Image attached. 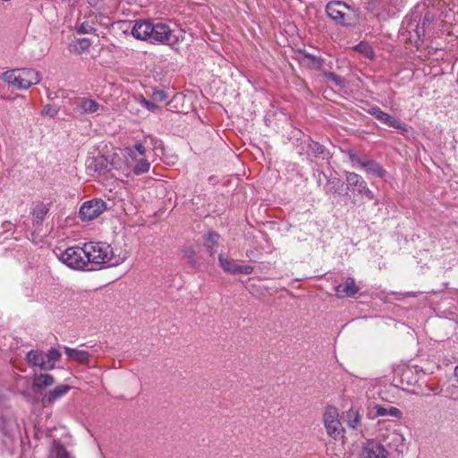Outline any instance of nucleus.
Here are the masks:
<instances>
[{
	"instance_id": "1",
	"label": "nucleus",
	"mask_w": 458,
	"mask_h": 458,
	"mask_svg": "<svg viewBox=\"0 0 458 458\" xmlns=\"http://www.w3.org/2000/svg\"><path fill=\"white\" fill-rule=\"evenodd\" d=\"M131 35L140 40L150 43L167 44L174 47L178 38L173 35L172 30L163 22H154L150 20L135 21L131 28Z\"/></svg>"
},
{
	"instance_id": "2",
	"label": "nucleus",
	"mask_w": 458,
	"mask_h": 458,
	"mask_svg": "<svg viewBox=\"0 0 458 458\" xmlns=\"http://www.w3.org/2000/svg\"><path fill=\"white\" fill-rule=\"evenodd\" d=\"M88 254L87 262L89 269L93 271L102 268L104 266L114 267L120 264L123 258L114 253L110 244L104 242H85Z\"/></svg>"
},
{
	"instance_id": "3",
	"label": "nucleus",
	"mask_w": 458,
	"mask_h": 458,
	"mask_svg": "<svg viewBox=\"0 0 458 458\" xmlns=\"http://www.w3.org/2000/svg\"><path fill=\"white\" fill-rule=\"evenodd\" d=\"M0 79L17 89H27L40 82V73L35 69H13L2 73Z\"/></svg>"
},
{
	"instance_id": "4",
	"label": "nucleus",
	"mask_w": 458,
	"mask_h": 458,
	"mask_svg": "<svg viewBox=\"0 0 458 458\" xmlns=\"http://www.w3.org/2000/svg\"><path fill=\"white\" fill-rule=\"evenodd\" d=\"M54 254L58 260L73 270L88 271V269H89L87 262L88 256H86V254H88V252L85 243L82 246H72L65 250L56 248L54 250Z\"/></svg>"
},
{
	"instance_id": "5",
	"label": "nucleus",
	"mask_w": 458,
	"mask_h": 458,
	"mask_svg": "<svg viewBox=\"0 0 458 458\" xmlns=\"http://www.w3.org/2000/svg\"><path fill=\"white\" fill-rule=\"evenodd\" d=\"M61 356V352L56 348H50L47 352L31 350L27 353L26 360L31 367H38L42 370H52Z\"/></svg>"
},
{
	"instance_id": "6",
	"label": "nucleus",
	"mask_w": 458,
	"mask_h": 458,
	"mask_svg": "<svg viewBox=\"0 0 458 458\" xmlns=\"http://www.w3.org/2000/svg\"><path fill=\"white\" fill-rule=\"evenodd\" d=\"M323 424L327 434L334 440L344 437V428L339 419V412L335 407L328 406L323 414Z\"/></svg>"
},
{
	"instance_id": "7",
	"label": "nucleus",
	"mask_w": 458,
	"mask_h": 458,
	"mask_svg": "<svg viewBox=\"0 0 458 458\" xmlns=\"http://www.w3.org/2000/svg\"><path fill=\"white\" fill-rule=\"evenodd\" d=\"M385 450L389 454V458H399L405 449V438L397 430L387 431L381 435Z\"/></svg>"
},
{
	"instance_id": "8",
	"label": "nucleus",
	"mask_w": 458,
	"mask_h": 458,
	"mask_svg": "<svg viewBox=\"0 0 458 458\" xmlns=\"http://www.w3.org/2000/svg\"><path fill=\"white\" fill-rule=\"evenodd\" d=\"M350 160L353 167L358 165L369 174L378 178H384L386 175V169L379 163L368 156H359L355 153H351Z\"/></svg>"
},
{
	"instance_id": "9",
	"label": "nucleus",
	"mask_w": 458,
	"mask_h": 458,
	"mask_svg": "<svg viewBox=\"0 0 458 458\" xmlns=\"http://www.w3.org/2000/svg\"><path fill=\"white\" fill-rule=\"evenodd\" d=\"M345 180L348 188L358 195L365 197L369 200L375 199V194L369 189L363 177L354 172H345Z\"/></svg>"
},
{
	"instance_id": "10",
	"label": "nucleus",
	"mask_w": 458,
	"mask_h": 458,
	"mask_svg": "<svg viewBox=\"0 0 458 458\" xmlns=\"http://www.w3.org/2000/svg\"><path fill=\"white\" fill-rule=\"evenodd\" d=\"M106 209V202L101 199L85 201L80 208V216L83 221H91L98 217Z\"/></svg>"
},
{
	"instance_id": "11",
	"label": "nucleus",
	"mask_w": 458,
	"mask_h": 458,
	"mask_svg": "<svg viewBox=\"0 0 458 458\" xmlns=\"http://www.w3.org/2000/svg\"><path fill=\"white\" fill-rule=\"evenodd\" d=\"M300 154H306L310 158H328L329 152L319 142L314 141L310 137L304 139L299 146Z\"/></svg>"
},
{
	"instance_id": "12",
	"label": "nucleus",
	"mask_w": 458,
	"mask_h": 458,
	"mask_svg": "<svg viewBox=\"0 0 458 458\" xmlns=\"http://www.w3.org/2000/svg\"><path fill=\"white\" fill-rule=\"evenodd\" d=\"M349 9L350 6L348 4L339 1L329 2L326 6L327 15L337 24L342 26H347L350 24V19L346 13V10Z\"/></svg>"
},
{
	"instance_id": "13",
	"label": "nucleus",
	"mask_w": 458,
	"mask_h": 458,
	"mask_svg": "<svg viewBox=\"0 0 458 458\" xmlns=\"http://www.w3.org/2000/svg\"><path fill=\"white\" fill-rule=\"evenodd\" d=\"M367 112L369 114L374 116L377 120L383 123H386L394 129L407 131V125L404 123L384 112L378 106H371L368 109Z\"/></svg>"
},
{
	"instance_id": "14",
	"label": "nucleus",
	"mask_w": 458,
	"mask_h": 458,
	"mask_svg": "<svg viewBox=\"0 0 458 458\" xmlns=\"http://www.w3.org/2000/svg\"><path fill=\"white\" fill-rule=\"evenodd\" d=\"M388 455L381 442L376 440H367L360 453V458H389Z\"/></svg>"
},
{
	"instance_id": "15",
	"label": "nucleus",
	"mask_w": 458,
	"mask_h": 458,
	"mask_svg": "<svg viewBox=\"0 0 458 458\" xmlns=\"http://www.w3.org/2000/svg\"><path fill=\"white\" fill-rule=\"evenodd\" d=\"M71 386L65 384L56 386L53 390L46 393L41 398V403L44 407H47L56 401L64 397L70 390Z\"/></svg>"
},
{
	"instance_id": "16",
	"label": "nucleus",
	"mask_w": 458,
	"mask_h": 458,
	"mask_svg": "<svg viewBox=\"0 0 458 458\" xmlns=\"http://www.w3.org/2000/svg\"><path fill=\"white\" fill-rule=\"evenodd\" d=\"M87 170L90 174H101L109 170V163L104 156L90 157L86 163Z\"/></svg>"
},
{
	"instance_id": "17",
	"label": "nucleus",
	"mask_w": 458,
	"mask_h": 458,
	"mask_svg": "<svg viewBox=\"0 0 458 458\" xmlns=\"http://www.w3.org/2000/svg\"><path fill=\"white\" fill-rule=\"evenodd\" d=\"M335 295L338 298L353 297L359 291L360 287L356 284L353 277H347L343 284L335 286Z\"/></svg>"
},
{
	"instance_id": "18",
	"label": "nucleus",
	"mask_w": 458,
	"mask_h": 458,
	"mask_svg": "<svg viewBox=\"0 0 458 458\" xmlns=\"http://www.w3.org/2000/svg\"><path fill=\"white\" fill-rule=\"evenodd\" d=\"M64 352L70 360L80 364H88L91 357L87 351L71 348L68 346L64 347Z\"/></svg>"
},
{
	"instance_id": "19",
	"label": "nucleus",
	"mask_w": 458,
	"mask_h": 458,
	"mask_svg": "<svg viewBox=\"0 0 458 458\" xmlns=\"http://www.w3.org/2000/svg\"><path fill=\"white\" fill-rule=\"evenodd\" d=\"M75 105L81 114H94L100 108V105L96 100L88 98H77Z\"/></svg>"
},
{
	"instance_id": "20",
	"label": "nucleus",
	"mask_w": 458,
	"mask_h": 458,
	"mask_svg": "<svg viewBox=\"0 0 458 458\" xmlns=\"http://www.w3.org/2000/svg\"><path fill=\"white\" fill-rule=\"evenodd\" d=\"M51 203H44L42 201H38L34 204L32 208V216L37 225H41L45 216L48 213L50 209Z\"/></svg>"
},
{
	"instance_id": "21",
	"label": "nucleus",
	"mask_w": 458,
	"mask_h": 458,
	"mask_svg": "<svg viewBox=\"0 0 458 458\" xmlns=\"http://www.w3.org/2000/svg\"><path fill=\"white\" fill-rule=\"evenodd\" d=\"M48 458H74L60 440L55 439L49 450Z\"/></svg>"
},
{
	"instance_id": "22",
	"label": "nucleus",
	"mask_w": 458,
	"mask_h": 458,
	"mask_svg": "<svg viewBox=\"0 0 458 458\" xmlns=\"http://www.w3.org/2000/svg\"><path fill=\"white\" fill-rule=\"evenodd\" d=\"M372 411H375L374 415L379 416H391L394 418L400 419L403 416V412L396 407L394 406H384L380 404H375L372 407Z\"/></svg>"
},
{
	"instance_id": "23",
	"label": "nucleus",
	"mask_w": 458,
	"mask_h": 458,
	"mask_svg": "<svg viewBox=\"0 0 458 458\" xmlns=\"http://www.w3.org/2000/svg\"><path fill=\"white\" fill-rule=\"evenodd\" d=\"M55 384V377L50 374H38L33 377V388L41 390Z\"/></svg>"
},
{
	"instance_id": "24",
	"label": "nucleus",
	"mask_w": 458,
	"mask_h": 458,
	"mask_svg": "<svg viewBox=\"0 0 458 458\" xmlns=\"http://www.w3.org/2000/svg\"><path fill=\"white\" fill-rule=\"evenodd\" d=\"M346 424L352 429H359L361 427V416L358 410L352 407L346 411Z\"/></svg>"
},
{
	"instance_id": "25",
	"label": "nucleus",
	"mask_w": 458,
	"mask_h": 458,
	"mask_svg": "<svg viewBox=\"0 0 458 458\" xmlns=\"http://www.w3.org/2000/svg\"><path fill=\"white\" fill-rule=\"evenodd\" d=\"M343 185V182L340 178L330 175L324 186V191L327 194H335L339 192Z\"/></svg>"
},
{
	"instance_id": "26",
	"label": "nucleus",
	"mask_w": 458,
	"mask_h": 458,
	"mask_svg": "<svg viewBox=\"0 0 458 458\" xmlns=\"http://www.w3.org/2000/svg\"><path fill=\"white\" fill-rule=\"evenodd\" d=\"M437 20V13L434 10H428L423 19L420 21L418 25L417 32L420 33V30H422L423 33L430 29L431 24Z\"/></svg>"
},
{
	"instance_id": "27",
	"label": "nucleus",
	"mask_w": 458,
	"mask_h": 458,
	"mask_svg": "<svg viewBox=\"0 0 458 458\" xmlns=\"http://www.w3.org/2000/svg\"><path fill=\"white\" fill-rule=\"evenodd\" d=\"M219 237V234L216 232L209 231L208 233V235L206 237V245L207 248L208 249V251L210 252V255H213L216 251L218 247L217 242Z\"/></svg>"
},
{
	"instance_id": "28",
	"label": "nucleus",
	"mask_w": 458,
	"mask_h": 458,
	"mask_svg": "<svg viewBox=\"0 0 458 458\" xmlns=\"http://www.w3.org/2000/svg\"><path fill=\"white\" fill-rule=\"evenodd\" d=\"M390 0H370L369 8L372 12L379 13L380 12L389 11Z\"/></svg>"
},
{
	"instance_id": "29",
	"label": "nucleus",
	"mask_w": 458,
	"mask_h": 458,
	"mask_svg": "<svg viewBox=\"0 0 458 458\" xmlns=\"http://www.w3.org/2000/svg\"><path fill=\"white\" fill-rule=\"evenodd\" d=\"M218 260L221 267L225 272L234 275V267H237L238 264L233 259L225 258L224 255L220 254L218 256Z\"/></svg>"
},
{
	"instance_id": "30",
	"label": "nucleus",
	"mask_w": 458,
	"mask_h": 458,
	"mask_svg": "<svg viewBox=\"0 0 458 458\" xmlns=\"http://www.w3.org/2000/svg\"><path fill=\"white\" fill-rule=\"evenodd\" d=\"M323 76L336 87L342 89L345 85V80L335 72L325 71L323 72Z\"/></svg>"
},
{
	"instance_id": "31",
	"label": "nucleus",
	"mask_w": 458,
	"mask_h": 458,
	"mask_svg": "<svg viewBox=\"0 0 458 458\" xmlns=\"http://www.w3.org/2000/svg\"><path fill=\"white\" fill-rule=\"evenodd\" d=\"M149 169L150 163L147 159L142 158L134 165L132 171L135 175H140L148 173Z\"/></svg>"
},
{
	"instance_id": "32",
	"label": "nucleus",
	"mask_w": 458,
	"mask_h": 458,
	"mask_svg": "<svg viewBox=\"0 0 458 458\" xmlns=\"http://www.w3.org/2000/svg\"><path fill=\"white\" fill-rule=\"evenodd\" d=\"M354 50L364 55L366 57L372 59L374 56V51L372 47L366 42H360L354 47Z\"/></svg>"
},
{
	"instance_id": "33",
	"label": "nucleus",
	"mask_w": 458,
	"mask_h": 458,
	"mask_svg": "<svg viewBox=\"0 0 458 458\" xmlns=\"http://www.w3.org/2000/svg\"><path fill=\"white\" fill-rule=\"evenodd\" d=\"M182 258L185 259L191 267L199 265V261L195 258V252L191 248L182 250Z\"/></svg>"
},
{
	"instance_id": "34",
	"label": "nucleus",
	"mask_w": 458,
	"mask_h": 458,
	"mask_svg": "<svg viewBox=\"0 0 458 458\" xmlns=\"http://www.w3.org/2000/svg\"><path fill=\"white\" fill-rule=\"evenodd\" d=\"M135 151L138 152L140 156H144L145 155L146 148H145V146L143 145L142 142H137L132 147L126 148V153L128 154V156L131 157L132 158H134V152Z\"/></svg>"
},
{
	"instance_id": "35",
	"label": "nucleus",
	"mask_w": 458,
	"mask_h": 458,
	"mask_svg": "<svg viewBox=\"0 0 458 458\" xmlns=\"http://www.w3.org/2000/svg\"><path fill=\"white\" fill-rule=\"evenodd\" d=\"M77 33L79 34H92L95 33L96 29L93 28L89 22H82L79 27H77Z\"/></svg>"
},
{
	"instance_id": "36",
	"label": "nucleus",
	"mask_w": 458,
	"mask_h": 458,
	"mask_svg": "<svg viewBox=\"0 0 458 458\" xmlns=\"http://www.w3.org/2000/svg\"><path fill=\"white\" fill-rule=\"evenodd\" d=\"M151 98L155 102H164L168 98V95L163 89H156L153 91Z\"/></svg>"
},
{
	"instance_id": "37",
	"label": "nucleus",
	"mask_w": 458,
	"mask_h": 458,
	"mask_svg": "<svg viewBox=\"0 0 458 458\" xmlns=\"http://www.w3.org/2000/svg\"><path fill=\"white\" fill-rule=\"evenodd\" d=\"M234 275H250L254 271V267L250 265H237Z\"/></svg>"
},
{
	"instance_id": "38",
	"label": "nucleus",
	"mask_w": 458,
	"mask_h": 458,
	"mask_svg": "<svg viewBox=\"0 0 458 458\" xmlns=\"http://www.w3.org/2000/svg\"><path fill=\"white\" fill-rule=\"evenodd\" d=\"M76 43L79 46V48L81 52L86 51L89 48L91 42L88 38H79Z\"/></svg>"
},
{
	"instance_id": "39",
	"label": "nucleus",
	"mask_w": 458,
	"mask_h": 458,
	"mask_svg": "<svg viewBox=\"0 0 458 458\" xmlns=\"http://www.w3.org/2000/svg\"><path fill=\"white\" fill-rule=\"evenodd\" d=\"M142 105L149 111H155L158 109V106L155 103L148 101L145 98L142 99Z\"/></svg>"
},
{
	"instance_id": "40",
	"label": "nucleus",
	"mask_w": 458,
	"mask_h": 458,
	"mask_svg": "<svg viewBox=\"0 0 458 458\" xmlns=\"http://www.w3.org/2000/svg\"><path fill=\"white\" fill-rule=\"evenodd\" d=\"M43 112L44 114L50 115L51 117H54L57 114V110L50 106H45Z\"/></svg>"
},
{
	"instance_id": "41",
	"label": "nucleus",
	"mask_w": 458,
	"mask_h": 458,
	"mask_svg": "<svg viewBox=\"0 0 458 458\" xmlns=\"http://www.w3.org/2000/svg\"><path fill=\"white\" fill-rule=\"evenodd\" d=\"M307 57L312 59V61L316 64H320V60L312 55H308Z\"/></svg>"
},
{
	"instance_id": "42",
	"label": "nucleus",
	"mask_w": 458,
	"mask_h": 458,
	"mask_svg": "<svg viewBox=\"0 0 458 458\" xmlns=\"http://www.w3.org/2000/svg\"><path fill=\"white\" fill-rule=\"evenodd\" d=\"M10 225H11V223L8 221L3 223V227L4 228V230H9Z\"/></svg>"
},
{
	"instance_id": "43",
	"label": "nucleus",
	"mask_w": 458,
	"mask_h": 458,
	"mask_svg": "<svg viewBox=\"0 0 458 458\" xmlns=\"http://www.w3.org/2000/svg\"><path fill=\"white\" fill-rule=\"evenodd\" d=\"M454 374L456 379L458 380V365L455 367Z\"/></svg>"
}]
</instances>
